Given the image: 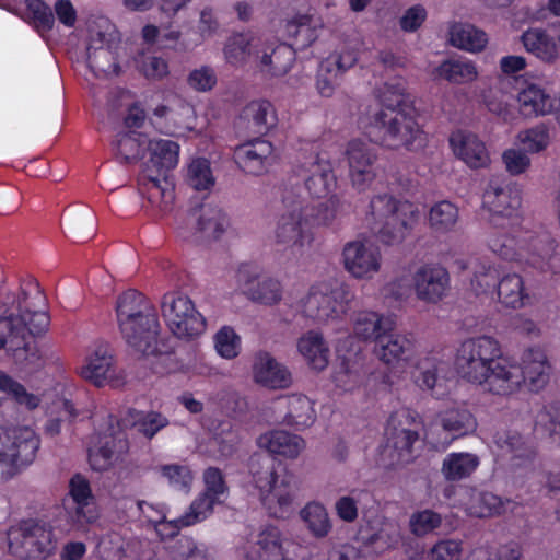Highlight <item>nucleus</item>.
I'll use <instances>...</instances> for the list:
<instances>
[{"instance_id": "obj_12", "label": "nucleus", "mask_w": 560, "mask_h": 560, "mask_svg": "<svg viewBox=\"0 0 560 560\" xmlns=\"http://www.w3.org/2000/svg\"><path fill=\"white\" fill-rule=\"evenodd\" d=\"M502 352L497 339L490 336L467 338L457 350L456 366L463 378L472 384L485 380L490 366Z\"/></svg>"}, {"instance_id": "obj_22", "label": "nucleus", "mask_w": 560, "mask_h": 560, "mask_svg": "<svg viewBox=\"0 0 560 560\" xmlns=\"http://www.w3.org/2000/svg\"><path fill=\"white\" fill-rule=\"evenodd\" d=\"M450 364L438 353H427L417 361L412 374L415 384L435 398H443L450 392Z\"/></svg>"}, {"instance_id": "obj_28", "label": "nucleus", "mask_w": 560, "mask_h": 560, "mask_svg": "<svg viewBox=\"0 0 560 560\" xmlns=\"http://www.w3.org/2000/svg\"><path fill=\"white\" fill-rule=\"evenodd\" d=\"M234 159L245 173L262 175L277 162L278 154L271 142L256 139L238 145Z\"/></svg>"}, {"instance_id": "obj_21", "label": "nucleus", "mask_w": 560, "mask_h": 560, "mask_svg": "<svg viewBox=\"0 0 560 560\" xmlns=\"http://www.w3.org/2000/svg\"><path fill=\"white\" fill-rule=\"evenodd\" d=\"M78 374L97 387L118 384L119 377L112 347L106 342L94 343L78 368Z\"/></svg>"}, {"instance_id": "obj_14", "label": "nucleus", "mask_w": 560, "mask_h": 560, "mask_svg": "<svg viewBox=\"0 0 560 560\" xmlns=\"http://www.w3.org/2000/svg\"><path fill=\"white\" fill-rule=\"evenodd\" d=\"M522 203L520 188L500 178L489 180L482 195V210L497 228H506L518 218Z\"/></svg>"}, {"instance_id": "obj_11", "label": "nucleus", "mask_w": 560, "mask_h": 560, "mask_svg": "<svg viewBox=\"0 0 560 560\" xmlns=\"http://www.w3.org/2000/svg\"><path fill=\"white\" fill-rule=\"evenodd\" d=\"M10 551L21 559L45 560L56 549L57 538L49 524L24 521L8 532Z\"/></svg>"}, {"instance_id": "obj_36", "label": "nucleus", "mask_w": 560, "mask_h": 560, "mask_svg": "<svg viewBox=\"0 0 560 560\" xmlns=\"http://www.w3.org/2000/svg\"><path fill=\"white\" fill-rule=\"evenodd\" d=\"M352 326L358 338L375 342L385 332L395 330L397 324L393 315L364 310L354 313Z\"/></svg>"}, {"instance_id": "obj_6", "label": "nucleus", "mask_w": 560, "mask_h": 560, "mask_svg": "<svg viewBox=\"0 0 560 560\" xmlns=\"http://www.w3.org/2000/svg\"><path fill=\"white\" fill-rule=\"evenodd\" d=\"M282 203L284 210L273 229V243L288 260H298L314 242V232L305 213L306 201L300 195L285 191Z\"/></svg>"}, {"instance_id": "obj_2", "label": "nucleus", "mask_w": 560, "mask_h": 560, "mask_svg": "<svg viewBox=\"0 0 560 560\" xmlns=\"http://www.w3.org/2000/svg\"><path fill=\"white\" fill-rule=\"evenodd\" d=\"M488 246L502 259L526 264L544 273L560 275L559 245L549 233L518 230L495 233L489 237Z\"/></svg>"}, {"instance_id": "obj_1", "label": "nucleus", "mask_w": 560, "mask_h": 560, "mask_svg": "<svg viewBox=\"0 0 560 560\" xmlns=\"http://www.w3.org/2000/svg\"><path fill=\"white\" fill-rule=\"evenodd\" d=\"M46 298L36 280L27 281L19 294L0 301V350L21 339L26 331L39 332L49 325Z\"/></svg>"}, {"instance_id": "obj_20", "label": "nucleus", "mask_w": 560, "mask_h": 560, "mask_svg": "<svg viewBox=\"0 0 560 560\" xmlns=\"http://www.w3.org/2000/svg\"><path fill=\"white\" fill-rule=\"evenodd\" d=\"M127 450L128 441L120 429V423L114 424V419L109 417L108 428L94 438L89 448L90 465L94 470H106Z\"/></svg>"}, {"instance_id": "obj_40", "label": "nucleus", "mask_w": 560, "mask_h": 560, "mask_svg": "<svg viewBox=\"0 0 560 560\" xmlns=\"http://www.w3.org/2000/svg\"><path fill=\"white\" fill-rule=\"evenodd\" d=\"M521 113L526 117L547 116L555 113L557 96L552 97L542 86L530 83L517 94Z\"/></svg>"}, {"instance_id": "obj_34", "label": "nucleus", "mask_w": 560, "mask_h": 560, "mask_svg": "<svg viewBox=\"0 0 560 560\" xmlns=\"http://www.w3.org/2000/svg\"><path fill=\"white\" fill-rule=\"evenodd\" d=\"M466 512L476 517H490L513 511L515 503L492 492L466 489L464 502Z\"/></svg>"}, {"instance_id": "obj_37", "label": "nucleus", "mask_w": 560, "mask_h": 560, "mask_svg": "<svg viewBox=\"0 0 560 560\" xmlns=\"http://www.w3.org/2000/svg\"><path fill=\"white\" fill-rule=\"evenodd\" d=\"M259 448L268 453L283 456L288 459L298 458L305 450V440L285 430H270L257 439Z\"/></svg>"}, {"instance_id": "obj_16", "label": "nucleus", "mask_w": 560, "mask_h": 560, "mask_svg": "<svg viewBox=\"0 0 560 560\" xmlns=\"http://www.w3.org/2000/svg\"><path fill=\"white\" fill-rule=\"evenodd\" d=\"M63 516L72 529H84L100 517L90 482L81 475L69 481L68 494L62 499Z\"/></svg>"}, {"instance_id": "obj_58", "label": "nucleus", "mask_w": 560, "mask_h": 560, "mask_svg": "<svg viewBox=\"0 0 560 560\" xmlns=\"http://www.w3.org/2000/svg\"><path fill=\"white\" fill-rule=\"evenodd\" d=\"M380 110H400L405 107H413L410 95L406 92V82L402 79H394L386 82L380 90Z\"/></svg>"}, {"instance_id": "obj_8", "label": "nucleus", "mask_w": 560, "mask_h": 560, "mask_svg": "<svg viewBox=\"0 0 560 560\" xmlns=\"http://www.w3.org/2000/svg\"><path fill=\"white\" fill-rule=\"evenodd\" d=\"M354 293L346 283L335 287L327 282L313 284L296 303L295 312L315 323L334 322L349 311Z\"/></svg>"}, {"instance_id": "obj_54", "label": "nucleus", "mask_w": 560, "mask_h": 560, "mask_svg": "<svg viewBox=\"0 0 560 560\" xmlns=\"http://www.w3.org/2000/svg\"><path fill=\"white\" fill-rule=\"evenodd\" d=\"M215 505L218 503L200 493L182 516L170 521L171 533H167V535L173 536L183 527L203 522L212 514Z\"/></svg>"}, {"instance_id": "obj_52", "label": "nucleus", "mask_w": 560, "mask_h": 560, "mask_svg": "<svg viewBox=\"0 0 560 560\" xmlns=\"http://www.w3.org/2000/svg\"><path fill=\"white\" fill-rule=\"evenodd\" d=\"M553 128L546 122H539L523 129L515 136V143L528 153L536 154L546 151L552 142Z\"/></svg>"}, {"instance_id": "obj_50", "label": "nucleus", "mask_w": 560, "mask_h": 560, "mask_svg": "<svg viewBox=\"0 0 560 560\" xmlns=\"http://www.w3.org/2000/svg\"><path fill=\"white\" fill-rule=\"evenodd\" d=\"M241 118L246 127L256 133H265L276 125V113L273 106L267 101H254L247 104Z\"/></svg>"}, {"instance_id": "obj_38", "label": "nucleus", "mask_w": 560, "mask_h": 560, "mask_svg": "<svg viewBox=\"0 0 560 560\" xmlns=\"http://www.w3.org/2000/svg\"><path fill=\"white\" fill-rule=\"evenodd\" d=\"M262 35L236 33L231 35L223 47L224 59L232 66H243L248 61L256 62L257 50L261 46Z\"/></svg>"}, {"instance_id": "obj_3", "label": "nucleus", "mask_w": 560, "mask_h": 560, "mask_svg": "<svg viewBox=\"0 0 560 560\" xmlns=\"http://www.w3.org/2000/svg\"><path fill=\"white\" fill-rule=\"evenodd\" d=\"M116 316L120 332L130 347L147 357L159 352L158 314L141 293L128 290L120 294L116 303Z\"/></svg>"}, {"instance_id": "obj_35", "label": "nucleus", "mask_w": 560, "mask_h": 560, "mask_svg": "<svg viewBox=\"0 0 560 560\" xmlns=\"http://www.w3.org/2000/svg\"><path fill=\"white\" fill-rule=\"evenodd\" d=\"M145 151L149 152V160L143 164L141 172L149 168L153 174L166 175L170 170L175 168L178 164L179 145L173 140L149 138Z\"/></svg>"}, {"instance_id": "obj_30", "label": "nucleus", "mask_w": 560, "mask_h": 560, "mask_svg": "<svg viewBox=\"0 0 560 560\" xmlns=\"http://www.w3.org/2000/svg\"><path fill=\"white\" fill-rule=\"evenodd\" d=\"M417 222V208L408 202L400 203L394 213H390L372 229L378 234L382 242L394 245L401 243Z\"/></svg>"}, {"instance_id": "obj_61", "label": "nucleus", "mask_w": 560, "mask_h": 560, "mask_svg": "<svg viewBox=\"0 0 560 560\" xmlns=\"http://www.w3.org/2000/svg\"><path fill=\"white\" fill-rule=\"evenodd\" d=\"M500 275L497 268L483 260H477L474 266V276L470 288L476 295H490L494 299L497 281Z\"/></svg>"}, {"instance_id": "obj_48", "label": "nucleus", "mask_w": 560, "mask_h": 560, "mask_svg": "<svg viewBox=\"0 0 560 560\" xmlns=\"http://www.w3.org/2000/svg\"><path fill=\"white\" fill-rule=\"evenodd\" d=\"M189 222H200L198 228L200 229V241L219 238L230 225L229 218L223 210L210 205L201 206L200 214L189 218Z\"/></svg>"}, {"instance_id": "obj_62", "label": "nucleus", "mask_w": 560, "mask_h": 560, "mask_svg": "<svg viewBox=\"0 0 560 560\" xmlns=\"http://www.w3.org/2000/svg\"><path fill=\"white\" fill-rule=\"evenodd\" d=\"M0 392L27 410L36 409L42 401L38 395L28 392L24 385L3 371H0Z\"/></svg>"}, {"instance_id": "obj_5", "label": "nucleus", "mask_w": 560, "mask_h": 560, "mask_svg": "<svg viewBox=\"0 0 560 560\" xmlns=\"http://www.w3.org/2000/svg\"><path fill=\"white\" fill-rule=\"evenodd\" d=\"M368 133L388 149L405 148L419 151L427 144V135L416 120L415 107L400 110H376L371 117Z\"/></svg>"}, {"instance_id": "obj_53", "label": "nucleus", "mask_w": 560, "mask_h": 560, "mask_svg": "<svg viewBox=\"0 0 560 560\" xmlns=\"http://www.w3.org/2000/svg\"><path fill=\"white\" fill-rule=\"evenodd\" d=\"M166 416L158 411L129 410L121 420L120 427H136L148 439H152L158 432L168 425Z\"/></svg>"}, {"instance_id": "obj_45", "label": "nucleus", "mask_w": 560, "mask_h": 560, "mask_svg": "<svg viewBox=\"0 0 560 560\" xmlns=\"http://www.w3.org/2000/svg\"><path fill=\"white\" fill-rule=\"evenodd\" d=\"M433 75L453 84H468L479 75L476 63L466 58H452L441 62L433 71Z\"/></svg>"}, {"instance_id": "obj_23", "label": "nucleus", "mask_w": 560, "mask_h": 560, "mask_svg": "<svg viewBox=\"0 0 560 560\" xmlns=\"http://www.w3.org/2000/svg\"><path fill=\"white\" fill-rule=\"evenodd\" d=\"M448 271L439 264H424L412 273V288L418 300L436 304L450 290Z\"/></svg>"}, {"instance_id": "obj_55", "label": "nucleus", "mask_w": 560, "mask_h": 560, "mask_svg": "<svg viewBox=\"0 0 560 560\" xmlns=\"http://www.w3.org/2000/svg\"><path fill=\"white\" fill-rule=\"evenodd\" d=\"M246 293L248 298L256 303L273 306L282 300L283 288L279 279L262 276L246 289Z\"/></svg>"}, {"instance_id": "obj_44", "label": "nucleus", "mask_w": 560, "mask_h": 560, "mask_svg": "<svg viewBox=\"0 0 560 560\" xmlns=\"http://www.w3.org/2000/svg\"><path fill=\"white\" fill-rule=\"evenodd\" d=\"M361 539L366 547H371L374 552L382 553L396 547L401 534L399 526L390 521L380 520L371 532L361 530Z\"/></svg>"}, {"instance_id": "obj_26", "label": "nucleus", "mask_w": 560, "mask_h": 560, "mask_svg": "<svg viewBox=\"0 0 560 560\" xmlns=\"http://www.w3.org/2000/svg\"><path fill=\"white\" fill-rule=\"evenodd\" d=\"M524 49L544 63L553 65L560 58V23L548 27H530L520 37Z\"/></svg>"}, {"instance_id": "obj_46", "label": "nucleus", "mask_w": 560, "mask_h": 560, "mask_svg": "<svg viewBox=\"0 0 560 560\" xmlns=\"http://www.w3.org/2000/svg\"><path fill=\"white\" fill-rule=\"evenodd\" d=\"M374 343V354L386 364L397 363L412 348L411 340L396 329L385 332Z\"/></svg>"}, {"instance_id": "obj_56", "label": "nucleus", "mask_w": 560, "mask_h": 560, "mask_svg": "<svg viewBox=\"0 0 560 560\" xmlns=\"http://www.w3.org/2000/svg\"><path fill=\"white\" fill-rule=\"evenodd\" d=\"M430 228L438 234H446L456 228L459 220L457 206L448 200L435 202L428 215Z\"/></svg>"}, {"instance_id": "obj_19", "label": "nucleus", "mask_w": 560, "mask_h": 560, "mask_svg": "<svg viewBox=\"0 0 560 560\" xmlns=\"http://www.w3.org/2000/svg\"><path fill=\"white\" fill-rule=\"evenodd\" d=\"M345 155L352 187L365 191L377 176L375 148L365 140L353 139L348 142Z\"/></svg>"}, {"instance_id": "obj_42", "label": "nucleus", "mask_w": 560, "mask_h": 560, "mask_svg": "<svg viewBox=\"0 0 560 560\" xmlns=\"http://www.w3.org/2000/svg\"><path fill=\"white\" fill-rule=\"evenodd\" d=\"M322 27L319 21L310 15H296L284 24L283 35L287 45L295 49L311 46L319 36Z\"/></svg>"}, {"instance_id": "obj_39", "label": "nucleus", "mask_w": 560, "mask_h": 560, "mask_svg": "<svg viewBox=\"0 0 560 560\" xmlns=\"http://www.w3.org/2000/svg\"><path fill=\"white\" fill-rule=\"evenodd\" d=\"M524 375V386L530 392H539L549 382L551 368L547 355L540 349H528L520 363Z\"/></svg>"}, {"instance_id": "obj_15", "label": "nucleus", "mask_w": 560, "mask_h": 560, "mask_svg": "<svg viewBox=\"0 0 560 560\" xmlns=\"http://www.w3.org/2000/svg\"><path fill=\"white\" fill-rule=\"evenodd\" d=\"M161 310L170 331L177 338H195L206 329L205 318L186 295L166 293L163 296Z\"/></svg>"}, {"instance_id": "obj_64", "label": "nucleus", "mask_w": 560, "mask_h": 560, "mask_svg": "<svg viewBox=\"0 0 560 560\" xmlns=\"http://www.w3.org/2000/svg\"><path fill=\"white\" fill-rule=\"evenodd\" d=\"M116 47L100 48L86 51L88 66L96 77H110L119 72L114 49Z\"/></svg>"}, {"instance_id": "obj_25", "label": "nucleus", "mask_w": 560, "mask_h": 560, "mask_svg": "<svg viewBox=\"0 0 560 560\" xmlns=\"http://www.w3.org/2000/svg\"><path fill=\"white\" fill-rule=\"evenodd\" d=\"M305 174V188L313 198L329 196L337 186V177L326 152L313 151L301 164Z\"/></svg>"}, {"instance_id": "obj_43", "label": "nucleus", "mask_w": 560, "mask_h": 560, "mask_svg": "<svg viewBox=\"0 0 560 560\" xmlns=\"http://www.w3.org/2000/svg\"><path fill=\"white\" fill-rule=\"evenodd\" d=\"M298 351L313 370L323 371L329 363V347L318 331L303 334L298 340Z\"/></svg>"}, {"instance_id": "obj_51", "label": "nucleus", "mask_w": 560, "mask_h": 560, "mask_svg": "<svg viewBox=\"0 0 560 560\" xmlns=\"http://www.w3.org/2000/svg\"><path fill=\"white\" fill-rule=\"evenodd\" d=\"M450 38L453 46L470 52L481 51L488 44L487 34L468 23H454L450 27Z\"/></svg>"}, {"instance_id": "obj_33", "label": "nucleus", "mask_w": 560, "mask_h": 560, "mask_svg": "<svg viewBox=\"0 0 560 560\" xmlns=\"http://www.w3.org/2000/svg\"><path fill=\"white\" fill-rule=\"evenodd\" d=\"M139 186L147 195L148 202L161 214L172 209L174 201V185L167 175L153 174L149 168L139 175Z\"/></svg>"}, {"instance_id": "obj_13", "label": "nucleus", "mask_w": 560, "mask_h": 560, "mask_svg": "<svg viewBox=\"0 0 560 560\" xmlns=\"http://www.w3.org/2000/svg\"><path fill=\"white\" fill-rule=\"evenodd\" d=\"M477 419L463 406L441 410L425 432V439L435 450L447 448L455 440L474 433Z\"/></svg>"}, {"instance_id": "obj_41", "label": "nucleus", "mask_w": 560, "mask_h": 560, "mask_svg": "<svg viewBox=\"0 0 560 560\" xmlns=\"http://www.w3.org/2000/svg\"><path fill=\"white\" fill-rule=\"evenodd\" d=\"M494 299L504 307L517 310L524 307L530 296L520 273L505 272L498 278Z\"/></svg>"}, {"instance_id": "obj_17", "label": "nucleus", "mask_w": 560, "mask_h": 560, "mask_svg": "<svg viewBox=\"0 0 560 560\" xmlns=\"http://www.w3.org/2000/svg\"><path fill=\"white\" fill-rule=\"evenodd\" d=\"M341 265L355 280H372L383 267L381 248L371 240L354 238L342 246Z\"/></svg>"}, {"instance_id": "obj_59", "label": "nucleus", "mask_w": 560, "mask_h": 560, "mask_svg": "<svg viewBox=\"0 0 560 560\" xmlns=\"http://www.w3.org/2000/svg\"><path fill=\"white\" fill-rule=\"evenodd\" d=\"M149 137L136 131L118 133L114 145L124 162H135L143 156Z\"/></svg>"}, {"instance_id": "obj_47", "label": "nucleus", "mask_w": 560, "mask_h": 560, "mask_svg": "<svg viewBox=\"0 0 560 560\" xmlns=\"http://www.w3.org/2000/svg\"><path fill=\"white\" fill-rule=\"evenodd\" d=\"M480 458L469 452H452L442 462L441 472L448 481L469 478L479 467Z\"/></svg>"}, {"instance_id": "obj_9", "label": "nucleus", "mask_w": 560, "mask_h": 560, "mask_svg": "<svg viewBox=\"0 0 560 560\" xmlns=\"http://www.w3.org/2000/svg\"><path fill=\"white\" fill-rule=\"evenodd\" d=\"M39 438L28 427L0 428V475L9 480L36 457Z\"/></svg>"}, {"instance_id": "obj_7", "label": "nucleus", "mask_w": 560, "mask_h": 560, "mask_svg": "<svg viewBox=\"0 0 560 560\" xmlns=\"http://www.w3.org/2000/svg\"><path fill=\"white\" fill-rule=\"evenodd\" d=\"M311 553L299 540L272 524L261 525L237 547L238 560H308Z\"/></svg>"}, {"instance_id": "obj_31", "label": "nucleus", "mask_w": 560, "mask_h": 560, "mask_svg": "<svg viewBox=\"0 0 560 560\" xmlns=\"http://www.w3.org/2000/svg\"><path fill=\"white\" fill-rule=\"evenodd\" d=\"M280 411L279 421L298 430L311 427L316 420L314 402L303 394H291L280 397L275 402Z\"/></svg>"}, {"instance_id": "obj_60", "label": "nucleus", "mask_w": 560, "mask_h": 560, "mask_svg": "<svg viewBox=\"0 0 560 560\" xmlns=\"http://www.w3.org/2000/svg\"><path fill=\"white\" fill-rule=\"evenodd\" d=\"M140 547L139 541L126 542L118 533L106 534L97 545L98 553L105 560H124Z\"/></svg>"}, {"instance_id": "obj_10", "label": "nucleus", "mask_w": 560, "mask_h": 560, "mask_svg": "<svg viewBox=\"0 0 560 560\" xmlns=\"http://www.w3.org/2000/svg\"><path fill=\"white\" fill-rule=\"evenodd\" d=\"M418 417L408 409L392 413L386 429V443L382 451L384 465L394 467L411 462L413 445L419 440Z\"/></svg>"}, {"instance_id": "obj_29", "label": "nucleus", "mask_w": 560, "mask_h": 560, "mask_svg": "<svg viewBox=\"0 0 560 560\" xmlns=\"http://www.w3.org/2000/svg\"><path fill=\"white\" fill-rule=\"evenodd\" d=\"M252 375L256 384L269 389H285L293 383L290 370L267 351L254 355Z\"/></svg>"}, {"instance_id": "obj_57", "label": "nucleus", "mask_w": 560, "mask_h": 560, "mask_svg": "<svg viewBox=\"0 0 560 560\" xmlns=\"http://www.w3.org/2000/svg\"><path fill=\"white\" fill-rule=\"evenodd\" d=\"M120 40L116 26L106 18H97L90 23L86 51L116 47Z\"/></svg>"}, {"instance_id": "obj_27", "label": "nucleus", "mask_w": 560, "mask_h": 560, "mask_svg": "<svg viewBox=\"0 0 560 560\" xmlns=\"http://www.w3.org/2000/svg\"><path fill=\"white\" fill-rule=\"evenodd\" d=\"M255 67L264 74L282 77L289 72L294 60V48L262 35V43L257 50Z\"/></svg>"}, {"instance_id": "obj_49", "label": "nucleus", "mask_w": 560, "mask_h": 560, "mask_svg": "<svg viewBox=\"0 0 560 560\" xmlns=\"http://www.w3.org/2000/svg\"><path fill=\"white\" fill-rule=\"evenodd\" d=\"M299 516L312 537L326 538L332 530V521L327 508L318 502H307L299 512Z\"/></svg>"}, {"instance_id": "obj_24", "label": "nucleus", "mask_w": 560, "mask_h": 560, "mask_svg": "<svg viewBox=\"0 0 560 560\" xmlns=\"http://www.w3.org/2000/svg\"><path fill=\"white\" fill-rule=\"evenodd\" d=\"M357 51L352 46L343 45L319 65L316 79V89L324 97L334 95L342 74L357 62Z\"/></svg>"}, {"instance_id": "obj_18", "label": "nucleus", "mask_w": 560, "mask_h": 560, "mask_svg": "<svg viewBox=\"0 0 560 560\" xmlns=\"http://www.w3.org/2000/svg\"><path fill=\"white\" fill-rule=\"evenodd\" d=\"M479 385L483 392L501 397H511L521 392L524 385V375L520 363L500 353L489 372L486 373L485 380Z\"/></svg>"}, {"instance_id": "obj_32", "label": "nucleus", "mask_w": 560, "mask_h": 560, "mask_svg": "<svg viewBox=\"0 0 560 560\" xmlns=\"http://www.w3.org/2000/svg\"><path fill=\"white\" fill-rule=\"evenodd\" d=\"M454 155L470 168L487 167L491 160L485 142L475 133L456 130L450 137Z\"/></svg>"}, {"instance_id": "obj_63", "label": "nucleus", "mask_w": 560, "mask_h": 560, "mask_svg": "<svg viewBox=\"0 0 560 560\" xmlns=\"http://www.w3.org/2000/svg\"><path fill=\"white\" fill-rule=\"evenodd\" d=\"M494 444L498 448V456L505 459H522L530 455V450L526 446L523 438L516 432L497 433Z\"/></svg>"}, {"instance_id": "obj_4", "label": "nucleus", "mask_w": 560, "mask_h": 560, "mask_svg": "<svg viewBox=\"0 0 560 560\" xmlns=\"http://www.w3.org/2000/svg\"><path fill=\"white\" fill-rule=\"evenodd\" d=\"M249 470L252 483L268 514L281 520L289 517L296 499L293 477L270 456H253Z\"/></svg>"}]
</instances>
